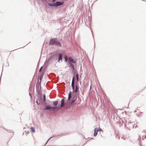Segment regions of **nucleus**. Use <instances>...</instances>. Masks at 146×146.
Here are the masks:
<instances>
[{
  "label": "nucleus",
  "instance_id": "nucleus-5",
  "mask_svg": "<svg viewBox=\"0 0 146 146\" xmlns=\"http://www.w3.org/2000/svg\"><path fill=\"white\" fill-rule=\"evenodd\" d=\"M101 128H97V129H96V128H95L94 130V136H96L97 135L98 131H101Z\"/></svg>",
  "mask_w": 146,
  "mask_h": 146
},
{
  "label": "nucleus",
  "instance_id": "nucleus-15",
  "mask_svg": "<svg viewBox=\"0 0 146 146\" xmlns=\"http://www.w3.org/2000/svg\"><path fill=\"white\" fill-rule=\"evenodd\" d=\"M76 78L77 79V81L78 82V74H76Z\"/></svg>",
  "mask_w": 146,
  "mask_h": 146
},
{
  "label": "nucleus",
  "instance_id": "nucleus-10",
  "mask_svg": "<svg viewBox=\"0 0 146 146\" xmlns=\"http://www.w3.org/2000/svg\"><path fill=\"white\" fill-rule=\"evenodd\" d=\"M58 101H53V105L54 106H57L58 104Z\"/></svg>",
  "mask_w": 146,
  "mask_h": 146
},
{
  "label": "nucleus",
  "instance_id": "nucleus-8",
  "mask_svg": "<svg viewBox=\"0 0 146 146\" xmlns=\"http://www.w3.org/2000/svg\"><path fill=\"white\" fill-rule=\"evenodd\" d=\"M64 99H62L61 101V104L60 107L61 108L64 106Z\"/></svg>",
  "mask_w": 146,
  "mask_h": 146
},
{
  "label": "nucleus",
  "instance_id": "nucleus-9",
  "mask_svg": "<svg viewBox=\"0 0 146 146\" xmlns=\"http://www.w3.org/2000/svg\"><path fill=\"white\" fill-rule=\"evenodd\" d=\"M77 98L76 97H74L72 99V100L71 103V104H72L74 103L76 100Z\"/></svg>",
  "mask_w": 146,
  "mask_h": 146
},
{
  "label": "nucleus",
  "instance_id": "nucleus-18",
  "mask_svg": "<svg viewBox=\"0 0 146 146\" xmlns=\"http://www.w3.org/2000/svg\"><path fill=\"white\" fill-rule=\"evenodd\" d=\"M65 60H66V61H67V58H66V57H65Z\"/></svg>",
  "mask_w": 146,
  "mask_h": 146
},
{
  "label": "nucleus",
  "instance_id": "nucleus-19",
  "mask_svg": "<svg viewBox=\"0 0 146 146\" xmlns=\"http://www.w3.org/2000/svg\"><path fill=\"white\" fill-rule=\"evenodd\" d=\"M55 1V0H53V2H54Z\"/></svg>",
  "mask_w": 146,
  "mask_h": 146
},
{
  "label": "nucleus",
  "instance_id": "nucleus-11",
  "mask_svg": "<svg viewBox=\"0 0 146 146\" xmlns=\"http://www.w3.org/2000/svg\"><path fill=\"white\" fill-rule=\"evenodd\" d=\"M62 54H60L59 56V60H62Z\"/></svg>",
  "mask_w": 146,
  "mask_h": 146
},
{
  "label": "nucleus",
  "instance_id": "nucleus-1",
  "mask_svg": "<svg viewBox=\"0 0 146 146\" xmlns=\"http://www.w3.org/2000/svg\"><path fill=\"white\" fill-rule=\"evenodd\" d=\"M49 44L50 45L56 44L59 46H61L60 43L58 41L57 39L56 38L51 39L50 41Z\"/></svg>",
  "mask_w": 146,
  "mask_h": 146
},
{
  "label": "nucleus",
  "instance_id": "nucleus-12",
  "mask_svg": "<svg viewBox=\"0 0 146 146\" xmlns=\"http://www.w3.org/2000/svg\"><path fill=\"white\" fill-rule=\"evenodd\" d=\"M48 5L49 6H50L55 7V3H54V4L49 3L48 4Z\"/></svg>",
  "mask_w": 146,
  "mask_h": 146
},
{
  "label": "nucleus",
  "instance_id": "nucleus-13",
  "mask_svg": "<svg viewBox=\"0 0 146 146\" xmlns=\"http://www.w3.org/2000/svg\"><path fill=\"white\" fill-rule=\"evenodd\" d=\"M43 100L44 101H45L46 100V96L45 94H44L43 95Z\"/></svg>",
  "mask_w": 146,
  "mask_h": 146
},
{
  "label": "nucleus",
  "instance_id": "nucleus-17",
  "mask_svg": "<svg viewBox=\"0 0 146 146\" xmlns=\"http://www.w3.org/2000/svg\"><path fill=\"white\" fill-rule=\"evenodd\" d=\"M42 67H41L40 68V69L39 71V72H40V71H41V70H42Z\"/></svg>",
  "mask_w": 146,
  "mask_h": 146
},
{
  "label": "nucleus",
  "instance_id": "nucleus-2",
  "mask_svg": "<svg viewBox=\"0 0 146 146\" xmlns=\"http://www.w3.org/2000/svg\"><path fill=\"white\" fill-rule=\"evenodd\" d=\"M74 77L72 79V87L73 91L74 92L76 93L78 92V88L77 86H76V88L75 89L74 88Z\"/></svg>",
  "mask_w": 146,
  "mask_h": 146
},
{
  "label": "nucleus",
  "instance_id": "nucleus-4",
  "mask_svg": "<svg viewBox=\"0 0 146 146\" xmlns=\"http://www.w3.org/2000/svg\"><path fill=\"white\" fill-rule=\"evenodd\" d=\"M63 3H64L63 2H57L56 3H55V7H56L62 5L63 4Z\"/></svg>",
  "mask_w": 146,
  "mask_h": 146
},
{
  "label": "nucleus",
  "instance_id": "nucleus-7",
  "mask_svg": "<svg viewBox=\"0 0 146 146\" xmlns=\"http://www.w3.org/2000/svg\"><path fill=\"white\" fill-rule=\"evenodd\" d=\"M69 59L70 61L74 63H76V60L71 57H69Z\"/></svg>",
  "mask_w": 146,
  "mask_h": 146
},
{
  "label": "nucleus",
  "instance_id": "nucleus-14",
  "mask_svg": "<svg viewBox=\"0 0 146 146\" xmlns=\"http://www.w3.org/2000/svg\"><path fill=\"white\" fill-rule=\"evenodd\" d=\"M70 66L72 67V68L74 70V66L72 65V64L71 63H70Z\"/></svg>",
  "mask_w": 146,
  "mask_h": 146
},
{
  "label": "nucleus",
  "instance_id": "nucleus-20",
  "mask_svg": "<svg viewBox=\"0 0 146 146\" xmlns=\"http://www.w3.org/2000/svg\"><path fill=\"white\" fill-rule=\"evenodd\" d=\"M36 103H37V104H38V101H37V100L36 101Z\"/></svg>",
  "mask_w": 146,
  "mask_h": 146
},
{
  "label": "nucleus",
  "instance_id": "nucleus-3",
  "mask_svg": "<svg viewBox=\"0 0 146 146\" xmlns=\"http://www.w3.org/2000/svg\"><path fill=\"white\" fill-rule=\"evenodd\" d=\"M58 107H52V106H47L44 109L45 110H48L50 109H58Z\"/></svg>",
  "mask_w": 146,
  "mask_h": 146
},
{
  "label": "nucleus",
  "instance_id": "nucleus-6",
  "mask_svg": "<svg viewBox=\"0 0 146 146\" xmlns=\"http://www.w3.org/2000/svg\"><path fill=\"white\" fill-rule=\"evenodd\" d=\"M72 92H69V94H68V103H70V102H69V101L70 100L71 96H72Z\"/></svg>",
  "mask_w": 146,
  "mask_h": 146
},
{
  "label": "nucleus",
  "instance_id": "nucleus-16",
  "mask_svg": "<svg viewBox=\"0 0 146 146\" xmlns=\"http://www.w3.org/2000/svg\"><path fill=\"white\" fill-rule=\"evenodd\" d=\"M34 128H31V131H32L33 132H34L35 131Z\"/></svg>",
  "mask_w": 146,
  "mask_h": 146
}]
</instances>
